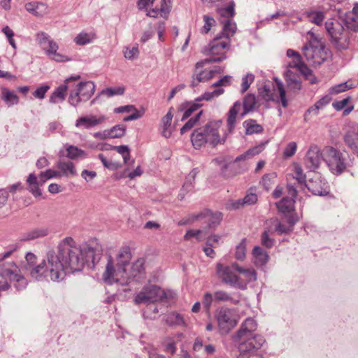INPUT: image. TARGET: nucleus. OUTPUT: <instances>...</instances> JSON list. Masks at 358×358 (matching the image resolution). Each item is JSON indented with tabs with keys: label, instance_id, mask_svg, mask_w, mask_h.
<instances>
[{
	"label": "nucleus",
	"instance_id": "obj_1",
	"mask_svg": "<svg viewBox=\"0 0 358 358\" xmlns=\"http://www.w3.org/2000/svg\"><path fill=\"white\" fill-rule=\"evenodd\" d=\"M98 248H56V250L48 251L46 259L36 266V256L32 252H27L25 256L26 268L36 280L49 278L59 282L66 274L81 271L85 264L94 268L101 257V252Z\"/></svg>",
	"mask_w": 358,
	"mask_h": 358
},
{
	"label": "nucleus",
	"instance_id": "obj_2",
	"mask_svg": "<svg viewBox=\"0 0 358 358\" xmlns=\"http://www.w3.org/2000/svg\"><path fill=\"white\" fill-rule=\"evenodd\" d=\"M221 121H210L205 125L196 129L191 135V141L195 149H199L206 144L215 148L225 142V137L221 138L219 129Z\"/></svg>",
	"mask_w": 358,
	"mask_h": 358
},
{
	"label": "nucleus",
	"instance_id": "obj_3",
	"mask_svg": "<svg viewBox=\"0 0 358 358\" xmlns=\"http://www.w3.org/2000/svg\"><path fill=\"white\" fill-rule=\"evenodd\" d=\"M217 273L224 283L233 287L241 285V278L236 273L242 276L243 280L247 282L257 280V273L253 268H245L236 262L232 263L231 266L217 264Z\"/></svg>",
	"mask_w": 358,
	"mask_h": 358
},
{
	"label": "nucleus",
	"instance_id": "obj_4",
	"mask_svg": "<svg viewBox=\"0 0 358 358\" xmlns=\"http://www.w3.org/2000/svg\"><path fill=\"white\" fill-rule=\"evenodd\" d=\"M203 220L206 224L202 229H190L187 231L184 238L186 240L196 238L198 241L206 238L208 230L216 227L222 220L221 213H213L206 211L197 215H191L187 220L180 222V224L194 222L196 220Z\"/></svg>",
	"mask_w": 358,
	"mask_h": 358
},
{
	"label": "nucleus",
	"instance_id": "obj_5",
	"mask_svg": "<svg viewBox=\"0 0 358 358\" xmlns=\"http://www.w3.org/2000/svg\"><path fill=\"white\" fill-rule=\"evenodd\" d=\"M308 42L302 51L307 62L313 66H320L327 60L329 52L324 43L311 31L308 32Z\"/></svg>",
	"mask_w": 358,
	"mask_h": 358
},
{
	"label": "nucleus",
	"instance_id": "obj_6",
	"mask_svg": "<svg viewBox=\"0 0 358 358\" xmlns=\"http://www.w3.org/2000/svg\"><path fill=\"white\" fill-rule=\"evenodd\" d=\"M345 24L338 20H328L325 28L331 37V41L338 50H346L349 47V36L345 31Z\"/></svg>",
	"mask_w": 358,
	"mask_h": 358
},
{
	"label": "nucleus",
	"instance_id": "obj_7",
	"mask_svg": "<svg viewBox=\"0 0 358 358\" xmlns=\"http://www.w3.org/2000/svg\"><path fill=\"white\" fill-rule=\"evenodd\" d=\"M289 194L292 198L284 197L281 201L276 203L277 208L283 219L291 223V227L298 221V217L294 213V198L296 196V187L291 183L287 184Z\"/></svg>",
	"mask_w": 358,
	"mask_h": 358
},
{
	"label": "nucleus",
	"instance_id": "obj_8",
	"mask_svg": "<svg viewBox=\"0 0 358 358\" xmlns=\"http://www.w3.org/2000/svg\"><path fill=\"white\" fill-rule=\"evenodd\" d=\"M232 341L238 347L239 356L243 358L262 352L261 348L265 339L263 336H250L241 340L232 339Z\"/></svg>",
	"mask_w": 358,
	"mask_h": 358
},
{
	"label": "nucleus",
	"instance_id": "obj_9",
	"mask_svg": "<svg viewBox=\"0 0 358 358\" xmlns=\"http://www.w3.org/2000/svg\"><path fill=\"white\" fill-rule=\"evenodd\" d=\"M229 47V41L224 40L221 36H217L203 50V53L210 55L206 59L211 63L221 62L226 59V50Z\"/></svg>",
	"mask_w": 358,
	"mask_h": 358
},
{
	"label": "nucleus",
	"instance_id": "obj_10",
	"mask_svg": "<svg viewBox=\"0 0 358 358\" xmlns=\"http://www.w3.org/2000/svg\"><path fill=\"white\" fill-rule=\"evenodd\" d=\"M218 329L221 334L227 335L238 324L237 315L234 309L222 307L215 314Z\"/></svg>",
	"mask_w": 358,
	"mask_h": 358
},
{
	"label": "nucleus",
	"instance_id": "obj_11",
	"mask_svg": "<svg viewBox=\"0 0 358 358\" xmlns=\"http://www.w3.org/2000/svg\"><path fill=\"white\" fill-rule=\"evenodd\" d=\"M326 162L329 170L336 175L341 174L347 168V159L339 150L333 147H327L324 150Z\"/></svg>",
	"mask_w": 358,
	"mask_h": 358
},
{
	"label": "nucleus",
	"instance_id": "obj_12",
	"mask_svg": "<svg viewBox=\"0 0 358 358\" xmlns=\"http://www.w3.org/2000/svg\"><path fill=\"white\" fill-rule=\"evenodd\" d=\"M275 85L271 87L268 85H264L260 94L262 98L266 101H273L277 103H281L284 108L287 107L288 103L285 96V90L282 83L278 78L274 79Z\"/></svg>",
	"mask_w": 358,
	"mask_h": 358
},
{
	"label": "nucleus",
	"instance_id": "obj_13",
	"mask_svg": "<svg viewBox=\"0 0 358 358\" xmlns=\"http://www.w3.org/2000/svg\"><path fill=\"white\" fill-rule=\"evenodd\" d=\"M167 297L164 290L162 289L159 286L155 285H145L138 292L135 298L136 304L142 303H155L166 299Z\"/></svg>",
	"mask_w": 358,
	"mask_h": 358
},
{
	"label": "nucleus",
	"instance_id": "obj_14",
	"mask_svg": "<svg viewBox=\"0 0 358 358\" xmlns=\"http://www.w3.org/2000/svg\"><path fill=\"white\" fill-rule=\"evenodd\" d=\"M17 267L14 262H7L0 264V277L1 280L9 279L16 281L15 287L17 289H24L27 285V281L24 278L17 273Z\"/></svg>",
	"mask_w": 358,
	"mask_h": 358
},
{
	"label": "nucleus",
	"instance_id": "obj_15",
	"mask_svg": "<svg viewBox=\"0 0 358 358\" xmlns=\"http://www.w3.org/2000/svg\"><path fill=\"white\" fill-rule=\"evenodd\" d=\"M210 63L211 62H209V60L203 59L196 64L192 80L190 84L192 87L197 86L201 82H206L215 76L216 71L207 69L203 70L204 66Z\"/></svg>",
	"mask_w": 358,
	"mask_h": 358
},
{
	"label": "nucleus",
	"instance_id": "obj_16",
	"mask_svg": "<svg viewBox=\"0 0 358 358\" xmlns=\"http://www.w3.org/2000/svg\"><path fill=\"white\" fill-rule=\"evenodd\" d=\"M257 329V322L252 317L246 318L238 330L231 336V339L241 340L250 336H261L255 332Z\"/></svg>",
	"mask_w": 358,
	"mask_h": 358
},
{
	"label": "nucleus",
	"instance_id": "obj_17",
	"mask_svg": "<svg viewBox=\"0 0 358 358\" xmlns=\"http://www.w3.org/2000/svg\"><path fill=\"white\" fill-rule=\"evenodd\" d=\"M321 150L317 145H311L305 157V165L311 171L317 169L324 161Z\"/></svg>",
	"mask_w": 358,
	"mask_h": 358
},
{
	"label": "nucleus",
	"instance_id": "obj_18",
	"mask_svg": "<svg viewBox=\"0 0 358 358\" xmlns=\"http://www.w3.org/2000/svg\"><path fill=\"white\" fill-rule=\"evenodd\" d=\"M287 56L294 58L293 61L289 63L288 69H295L296 71L300 72L306 78L312 75V71L302 61L301 56L299 52L292 49H288L287 50Z\"/></svg>",
	"mask_w": 358,
	"mask_h": 358
},
{
	"label": "nucleus",
	"instance_id": "obj_19",
	"mask_svg": "<svg viewBox=\"0 0 358 358\" xmlns=\"http://www.w3.org/2000/svg\"><path fill=\"white\" fill-rule=\"evenodd\" d=\"M107 120L106 115H88L79 117L76 122V127L84 129H90L103 124Z\"/></svg>",
	"mask_w": 358,
	"mask_h": 358
},
{
	"label": "nucleus",
	"instance_id": "obj_20",
	"mask_svg": "<svg viewBox=\"0 0 358 358\" xmlns=\"http://www.w3.org/2000/svg\"><path fill=\"white\" fill-rule=\"evenodd\" d=\"M304 187H306L314 195L324 196L329 193L327 182L320 176H316L315 178L307 181L303 186Z\"/></svg>",
	"mask_w": 358,
	"mask_h": 358
},
{
	"label": "nucleus",
	"instance_id": "obj_21",
	"mask_svg": "<svg viewBox=\"0 0 358 358\" xmlns=\"http://www.w3.org/2000/svg\"><path fill=\"white\" fill-rule=\"evenodd\" d=\"M80 76H71L65 80L64 83L57 87L52 93L49 99L50 103H58L63 102L66 96V92L68 90V83L72 80H77L80 79Z\"/></svg>",
	"mask_w": 358,
	"mask_h": 358
},
{
	"label": "nucleus",
	"instance_id": "obj_22",
	"mask_svg": "<svg viewBox=\"0 0 358 358\" xmlns=\"http://www.w3.org/2000/svg\"><path fill=\"white\" fill-rule=\"evenodd\" d=\"M50 230L48 227H38L21 234L18 238L20 243H26L36 238L48 236Z\"/></svg>",
	"mask_w": 358,
	"mask_h": 358
},
{
	"label": "nucleus",
	"instance_id": "obj_23",
	"mask_svg": "<svg viewBox=\"0 0 358 358\" xmlns=\"http://www.w3.org/2000/svg\"><path fill=\"white\" fill-rule=\"evenodd\" d=\"M58 48L59 46L57 43L52 41V42H49V44L45 47V48H43V50L50 59L55 62H64L70 61L71 59L69 57L57 52Z\"/></svg>",
	"mask_w": 358,
	"mask_h": 358
},
{
	"label": "nucleus",
	"instance_id": "obj_24",
	"mask_svg": "<svg viewBox=\"0 0 358 358\" xmlns=\"http://www.w3.org/2000/svg\"><path fill=\"white\" fill-rule=\"evenodd\" d=\"M171 0H162L160 8H155L151 10H147V15L151 17H157L160 16L166 19L171 11Z\"/></svg>",
	"mask_w": 358,
	"mask_h": 358
},
{
	"label": "nucleus",
	"instance_id": "obj_25",
	"mask_svg": "<svg viewBox=\"0 0 358 358\" xmlns=\"http://www.w3.org/2000/svg\"><path fill=\"white\" fill-rule=\"evenodd\" d=\"M294 69H288L285 75L287 87L295 92L301 90V82L298 73L293 71Z\"/></svg>",
	"mask_w": 358,
	"mask_h": 358
},
{
	"label": "nucleus",
	"instance_id": "obj_26",
	"mask_svg": "<svg viewBox=\"0 0 358 358\" xmlns=\"http://www.w3.org/2000/svg\"><path fill=\"white\" fill-rule=\"evenodd\" d=\"M29 191L36 197L41 196L40 187L45 182L41 180V174L37 177L34 173H30L27 179Z\"/></svg>",
	"mask_w": 358,
	"mask_h": 358
},
{
	"label": "nucleus",
	"instance_id": "obj_27",
	"mask_svg": "<svg viewBox=\"0 0 358 358\" xmlns=\"http://www.w3.org/2000/svg\"><path fill=\"white\" fill-rule=\"evenodd\" d=\"M145 259L143 258L138 259L133 263L128 279L138 281L145 273Z\"/></svg>",
	"mask_w": 358,
	"mask_h": 358
},
{
	"label": "nucleus",
	"instance_id": "obj_28",
	"mask_svg": "<svg viewBox=\"0 0 358 358\" xmlns=\"http://www.w3.org/2000/svg\"><path fill=\"white\" fill-rule=\"evenodd\" d=\"M173 108L171 107L165 116L162 118L160 129L161 134L168 138L171 137L172 131L171 129V124L173 117Z\"/></svg>",
	"mask_w": 358,
	"mask_h": 358
},
{
	"label": "nucleus",
	"instance_id": "obj_29",
	"mask_svg": "<svg viewBox=\"0 0 358 358\" xmlns=\"http://www.w3.org/2000/svg\"><path fill=\"white\" fill-rule=\"evenodd\" d=\"M220 23L222 24V31L218 36H221L224 40L229 41V38L236 31V24L232 19L220 20Z\"/></svg>",
	"mask_w": 358,
	"mask_h": 358
},
{
	"label": "nucleus",
	"instance_id": "obj_30",
	"mask_svg": "<svg viewBox=\"0 0 358 358\" xmlns=\"http://www.w3.org/2000/svg\"><path fill=\"white\" fill-rule=\"evenodd\" d=\"M357 139L355 129L346 131L343 136L345 145L358 156V140Z\"/></svg>",
	"mask_w": 358,
	"mask_h": 358
},
{
	"label": "nucleus",
	"instance_id": "obj_31",
	"mask_svg": "<svg viewBox=\"0 0 358 358\" xmlns=\"http://www.w3.org/2000/svg\"><path fill=\"white\" fill-rule=\"evenodd\" d=\"M242 107V104L239 101H236L233 106L229 109L228 112V117L227 120V127L229 131H231L236 122V118Z\"/></svg>",
	"mask_w": 358,
	"mask_h": 358
},
{
	"label": "nucleus",
	"instance_id": "obj_32",
	"mask_svg": "<svg viewBox=\"0 0 358 358\" xmlns=\"http://www.w3.org/2000/svg\"><path fill=\"white\" fill-rule=\"evenodd\" d=\"M264 248H253V262L257 267H262L264 266L269 259L268 253L264 250Z\"/></svg>",
	"mask_w": 358,
	"mask_h": 358
},
{
	"label": "nucleus",
	"instance_id": "obj_33",
	"mask_svg": "<svg viewBox=\"0 0 358 358\" xmlns=\"http://www.w3.org/2000/svg\"><path fill=\"white\" fill-rule=\"evenodd\" d=\"M25 8L36 17H43L48 12L47 5L39 2L28 3L25 5Z\"/></svg>",
	"mask_w": 358,
	"mask_h": 358
},
{
	"label": "nucleus",
	"instance_id": "obj_34",
	"mask_svg": "<svg viewBox=\"0 0 358 358\" xmlns=\"http://www.w3.org/2000/svg\"><path fill=\"white\" fill-rule=\"evenodd\" d=\"M57 168L59 170L62 176L69 177L77 175L75 165L71 161L59 160L57 164Z\"/></svg>",
	"mask_w": 358,
	"mask_h": 358
},
{
	"label": "nucleus",
	"instance_id": "obj_35",
	"mask_svg": "<svg viewBox=\"0 0 358 358\" xmlns=\"http://www.w3.org/2000/svg\"><path fill=\"white\" fill-rule=\"evenodd\" d=\"M83 101H87L94 93L95 85L92 81L81 82L77 85Z\"/></svg>",
	"mask_w": 358,
	"mask_h": 358
},
{
	"label": "nucleus",
	"instance_id": "obj_36",
	"mask_svg": "<svg viewBox=\"0 0 358 358\" xmlns=\"http://www.w3.org/2000/svg\"><path fill=\"white\" fill-rule=\"evenodd\" d=\"M96 38V35L94 31H83L76 35L73 38V42L78 45L83 46L93 43Z\"/></svg>",
	"mask_w": 358,
	"mask_h": 358
},
{
	"label": "nucleus",
	"instance_id": "obj_37",
	"mask_svg": "<svg viewBox=\"0 0 358 358\" xmlns=\"http://www.w3.org/2000/svg\"><path fill=\"white\" fill-rule=\"evenodd\" d=\"M131 258V254L130 252V248H123L117 255V266L118 271L120 270L122 272H125L124 266L127 265Z\"/></svg>",
	"mask_w": 358,
	"mask_h": 358
},
{
	"label": "nucleus",
	"instance_id": "obj_38",
	"mask_svg": "<svg viewBox=\"0 0 358 358\" xmlns=\"http://www.w3.org/2000/svg\"><path fill=\"white\" fill-rule=\"evenodd\" d=\"M165 322L166 324L171 327H187V324L183 318V316L177 312H171L168 314L165 317Z\"/></svg>",
	"mask_w": 358,
	"mask_h": 358
},
{
	"label": "nucleus",
	"instance_id": "obj_39",
	"mask_svg": "<svg viewBox=\"0 0 358 358\" xmlns=\"http://www.w3.org/2000/svg\"><path fill=\"white\" fill-rule=\"evenodd\" d=\"M66 157L71 160H76L79 158H85L87 154L85 151L78 148L77 146L66 145Z\"/></svg>",
	"mask_w": 358,
	"mask_h": 358
},
{
	"label": "nucleus",
	"instance_id": "obj_40",
	"mask_svg": "<svg viewBox=\"0 0 358 358\" xmlns=\"http://www.w3.org/2000/svg\"><path fill=\"white\" fill-rule=\"evenodd\" d=\"M355 15V14L352 13L351 11L346 13L342 18V22L347 29L354 31H358V21Z\"/></svg>",
	"mask_w": 358,
	"mask_h": 358
},
{
	"label": "nucleus",
	"instance_id": "obj_41",
	"mask_svg": "<svg viewBox=\"0 0 358 358\" xmlns=\"http://www.w3.org/2000/svg\"><path fill=\"white\" fill-rule=\"evenodd\" d=\"M1 99L8 106L15 105L19 101L17 94L5 87L1 89Z\"/></svg>",
	"mask_w": 358,
	"mask_h": 358
},
{
	"label": "nucleus",
	"instance_id": "obj_42",
	"mask_svg": "<svg viewBox=\"0 0 358 358\" xmlns=\"http://www.w3.org/2000/svg\"><path fill=\"white\" fill-rule=\"evenodd\" d=\"M264 144L262 143V144L255 146L251 149H249L245 153L238 156L234 159V162L244 161V160H246L247 159H249L250 157L257 155L259 153H260L264 150Z\"/></svg>",
	"mask_w": 358,
	"mask_h": 358
},
{
	"label": "nucleus",
	"instance_id": "obj_43",
	"mask_svg": "<svg viewBox=\"0 0 358 358\" xmlns=\"http://www.w3.org/2000/svg\"><path fill=\"white\" fill-rule=\"evenodd\" d=\"M243 126L245 128V134L247 135H251L254 134H259L263 131V127L257 123L254 120H249L245 121Z\"/></svg>",
	"mask_w": 358,
	"mask_h": 358
},
{
	"label": "nucleus",
	"instance_id": "obj_44",
	"mask_svg": "<svg viewBox=\"0 0 358 358\" xmlns=\"http://www.w3.org/2000/svg\"><path fill=\"white\" fill-rule=\"evenodd\" d=\"M294 178L296 180V181L298 183V185H294L296 189L298 187H300L301 189H303V186L305 185V183L307 182L306 181V175L303 173L302 168L299 164H294Z\"/></svg>",
	"mask_w": 358,
	"mask_h": 358
},
{
	"label": "nucleus",
	"instance_id": "obj_45",
	"mask_svg": "<svg viewBox=\"0 0 358 358\" xmlns=\"http://www.w3.org/2000/svg\"><path fill=\"white\" fill-rule=\"evenodd\" d=\"M256 105V98L252 94H247L243 99V111L241 114V117L245 115L248 113L252 111Z\"/></svg>",
	"mask_w": 358,
	"mask_h": 358
},
{
	"label": "nucleus",
	"instance_id": "obj_46",
	"mask_svg": "<svg viewBox=\"0 0 358 358\" xmlns=\"http://www.w3.org/2000/svg\"><path fill=\"white\" fill-rule=\"evenodd\" d=\"M306 17L308 21L317 25H321L325 18L324 13L317 10L306 12Z\"/></svg>",
	"mask_w": 358,
	"mask_h": 358
},
{
	"label": "nucleus",
	"instance_id": "obj_47",
	"mask_svg": "<svg viewBox=\"0 0 358 358\" xmlns=\"http://www.w3.org/2000/svg\"><path fill=\"white\" fill-rule=\"evenodd\" d=\"M214 301L220 302H230L233 304H237L238 300L234 299L229 294L224 291H217L214 293Z\"/></svg>",
	"mask_w": 358,
	"mask_h": 358
},
{
	"label": "nucleus",
	"instance_id": "obj_48",
	"mask_svg": "<svg viewBox=\"0 0 358 358\" xmlns=\"http://www.w3.org/2000/svg\"><path fill=\"white\" fill-rule=\"evenodd\" d=\"M234 6V2L231 1L227 6L218 8L217 12L222 17L221 20L232 19L235 14Z\"/></svg>",
	"mask_w": 358,
	"mask_h": 358
},
{
	"label": "nucleus",
	"instance_id": "obj_49",
	"mask_svg": "<svg viewBox=\"0 0 358 358\" xmlns=\"http://www.w3.org/2000/svg\"><path fill=\"white\" fill-rule=\"evenodd\" d=\"M126 126L124 124H117L110 129H107L110 138H121L125 134Z\"/></svg>",
	"mask_w": 358,
	"mask_h": 358
},
{
	"label": "nucleus",
	"instance_id": "obj_50",
	"mask_svg": "<svg viewBox=\"0 0 358 358\" xmlns=\"http://www.w3.org/2000/svg\"><path fill=\"white\" fill-rule=\"evenodd\" d=\"M202 113L203 111L200 110L194 117L189 119L188 121L180 129V134H183L192 129L199 122Z\"/></svg>",
	"mask_w": 358,
	"mask_h": 358
},
{
	"label": "nucleus",
	"instance_id": "obj_51",
	"mask_svg": "<svg viewBox=\"0 0 358 358\" xmlns=\"http://www.w3.org/2000/svg\"><path fill=\"white\" fill-rule=\"evenodd\" d=\"M287 224H285L280 222H278L277 220H271V222L274 227L275 231L278 232L280 234H285L288 232L289 231H292L293 227L291 228V223L288 222L285 220Z\"/></svg>",
	"mask_w": 358,
	"mask_h": 358
},
{
	"label": "nucleus",
	"instance_id": "obj_52",
	"mask_svg": "<svg viewBox=\"0 0 358 358\" xmlns=\"http://www.w3.org/2000/svg\"><path fill=\"white\" fill-rule=\"evenodd\" d=\"M36 41L40 47L43 49L49 44V42H52L53 40L51 39L50 36L43 32L40 31L36 34Z\"/></svg>",
	"mask_w": 358,
	"mask_h": 358
},
{
	"label": "nucleus",
	"instance_id": "obj_53",
	"mask_svg": "<svg viewBox=\"0 0 358 358\" xmlns=\"http://www.w3.org/2000/svg\"><path fill=\"white\" fill-rule=\"evenodd\" d=\"M201 104L199 102H196V100L194 102H190L187 103V109L184 112V114L182 117V120H185L188 118L194 112L197 110L200 107H201Z\"/></svg>",
	"mask_w": 358,
	"mask_h": 358
},
{
	"label": "nucleus",
	"instance_id": "obj_54",
	"mask_svg": "<svg viewBox=\"0 0 358 358\" xmlns=\"http://www.w3.org/2000/svg\"><path fill=\"white\" fill-rule=\"evenodd\" d=\"M81 101H83V99L80 96V92L77 87L75 90H73L70 92L69 103L71 106L76 107Z\"/></svg>",
	"mask_w": 358,
	"mask_h": 358
},
{
	"label": "nucleus",
	"instance_id": "obj_55",
	"mask_svg": "<svg viewBox=\"0 0 358 358\" xmlns=\"http://www.w3.org/2000/svg\"><path fill=\"white\" fill-rule=\"evenodd\" d=\"M115 271L113 268V264L109 261L106 265V271L103 275V278L105 282L112 284V280L113 279L114 273Z\"/></svg>",
	"mask_w": 358,
	"mask_h": 358
},
{
	"label": "nucleus",
	"instance_id": "obj_56",
	"mask_svg": "<svg viewBox=\"0 0 358 358\" xmlns=\"http://www.w3.org/2000/svg\"><path fill=\"white\" fill-rule=\"evenodd\" d=\"M110 149L117 151L122 156L124 162L127 163L130 157L129 148L127 145L110 146Z\"/></svg>",
	"mask_w": 358,
	"mask_h": 358
},
{
	"label": "nucleus",
	"instance_id": "obj_57",
	"mask_svg": "<svg viewBox=\"0 0 358 358\" xmlns=\"http://www.w3.org/2000/svg\"><path fill=\"white\" fill-rule=\"evenodd\" d=\"M224 93L223 89H217L211 92H205L201 96L196 99V102H200L202 100L210 101L215 96H218Z\"/></svg>",
	"mask_w": 358,
	"mask_h": 358
},
{
	"label": "nucleus",
	"instance_id": "obj_58",
	"mask_svg": "<svg viewBox=\"0 0 358 358\" xmlns=\"http://www.w3.org/2000/svg\"><path fill=\"white\" fill-rule=\"evenodd\" d=\"M354 87L353 83L352 81H347L345 83H340L334 86L331 88V92L335 94L343 92L348 90L352 89Z\"/></svg>",
	"mask_w": 358,
	"mask_h": 358
},
{
	"label": "nucleus",
	"instance_id": "obj_59",
	"mask_svg": "<svg viewBox=\"0 0 358 358\" xmlns=\"http://www.w3.org/2000/svg\"><path fill=\"white\" fill-rule=\"evenodd\" d=\"M41 180L42 182H45L47 180L52 178H59L62 176L59 171H55L52 169H48L44 172H41Z\"/></svg>",
	"mask_w": 358,
	"mask_h": 358
},
{
	"label": "nucleus",
	"instance_id": "obj_60",
	"mask_svg": "<svg viewBox=\"0 0 358 358\" xmlns=\"http://www.w3.org/2000/svg\"><path fill=\"white\" fill-rule=\"evenodd\" d=\"M139 50L138 46L127 47L124 51V55L126 59L134 60L138 58Z\"/></svg>",
	"mask_w": 358,
	"mask_h": 358
},
{
	"label": "nucleus",
	"instance_id": "obj_61",
	"mask_svg": "<svg viewBox=\"0 0 358 358\" xmlns=\"http://www.w3.org/2000/svg\"><path fill=\"white\" fill-rule=\"evenodd\" d=\"M255 80V76L252 73H247L242 78L241 93L245 92Z\"/></svg>",
	"mask_w": 358,
	"mask_h": 358
},
{
	"label": "nucleus",
	"instance_id": "obj_62",
	"mask_svg": "<svg viewBox=\"0 0 358 358\" xmlns=\"http://www.w3.org/2000/svg\"><path fill=\"white\" fill-rule=\"evenodd\" d=\"M275 178L276 174L275 173H271L264 176L262 180V183L266 190L271 189Z\"/></svg>",
	"mask_w": 358,
	"mask_h": 358
},
{
	"label": "nucleus",
	"instance_id": "obj_63",
	"mask_svg": "<svg viewBox=\"0 0 358 358\" xmlns=\"http://www.w3.org/2000/svg\"><path fill=\"white\" fill-rule=\"evenodd\" d=\"M98 157L101 161L103 166L110 170L115 171L118 169L121 166L120 164L117 162L108 161L102 154H99L98 155Z\"/></svg>",
	"mask_w": 358,
	"mask_h": 358
},
{
	"label": "nucleus",
	"instance_id": "obj_64",
	"mask_svg": "<svg viewBox=\"0 0 358 358\" xmlns=\"http://www.w3.org/2000/svg\"><path fill=\"white\" fill-rule=\"evenodd\" d=\"M204 25L202 27V31L207 34L210 30L211 27L215 25V20L213 17L208 15H204L203 17Z\"/></svg>",
	"mask_w": 358,
	"mask_h": 358
}]
</instances>
